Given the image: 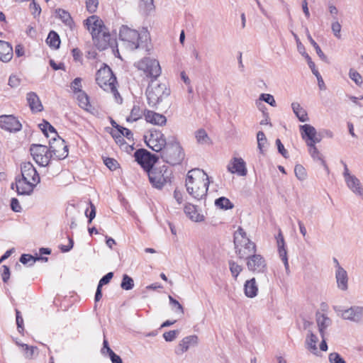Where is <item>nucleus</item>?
I'll use <instances>...</instances> for the list:
<instances>
[{
    "label": "nucleus",
    "instance_id": "10",
    "mask_svg": "<svg viewBox=\"0 0 363 363\" xmlns=\"http://www.w3.org/2000/svg\"><path fill=\"white\" fill-rule=\"evenodd\" d=\"M146 145L152 151L162 153L168 145L164 135L158 130H152L148 135L145 136Z\"/></svg>",
    "mask_w": 363,
    "mask_h": 363
},
{
    "label": "nucleus",
    "instance_id": "63",
    "mask_svg": "<svg viewBox=\"0 0 363 363\" xmlns=\"http://www.w3.org/2000/svg\"><path fill=\"white\" fill-rule=\"evenodd\" d=\"M72 55L75 61H81L82 59V52L79 48L72 49Z\"/></svg>",
    "mask_w": 363,
    "mask_h": 363
},
{
    "label": "nucleus",
    "instance_id": "35",
    "mask_svg": "<svg viewBox=\"0 0 363 363\" xmlns=\"http://www.w3.org/2000/svg\"><path fill=\"white\" fill-rule=\"evenodd\" d=\"M118 130L121 135H119L118 136H116V142L117 143H119L120 145H122L123 143V137H125L128 140L133 138V133L129 129L123 127H120Z\"/></svg>",
    "mask_w": 363,
    "mask_h": 363
},
{
    "label": "nucleus",
    "instance_id": "25",
    "mask_svg": "<svg viewBox=\"0 0 363 363\" xmlns=\"http://www.w3.org/2000/svg\"><path fill=\"white\" fill-rule=\"evenodd\" d=\"M56 13L57 17L70 30H73L74 28L75 23L68 11L62 9H58L56 10Z\"/></svg>",
    "mask_w": 363,
    "mask_h": 363
},
{
    "label": "nucleus",
    "instance_id": "9",
    "mask_svg": "<svg viewBox=\"0 0 363 363\" xmlns=\"http://www.w3.org/2000/svg\"><path fill=\"white\" fill-rule=\"evenodd\" d=\"M147 173L150 183L157 189H161L167 183L171 182L172 178V171L164 164L158 167H152Z\"/></svg>",
    "mask_w": 363,
    "mask_h": 363
},
{
    "label": "nucleus",
    "instance_id": "16",
    "mask_svg": "<svg viewBox=\"0 0 363 363\" xmlns=\"http://www.w3.org/2000/svg\"><path fill=\"white\" fill-rule=\"evenodd\" d=\"M21 169L22 177L26 180L31 181L33 183L40 182V176L32 163L30 162H23Z\"/></svg>",
    "mask_w": 363,
    "mask_h": 363
},
{
    "label": "nucleus",
    "instance_id": "19",
    "mask_svg": "<svg viewBox=\"0 0 363 363\" xmlns=\"http://www.w3.org/2000/svg\"><path fill=\"white\" fill-rule=\"evenodd\" d=\"M247 259V268L252 272H262L266 266L265 260L259 255L254 253Z\"/></svg>",
    "mask_w": 363,
    "mask_h": 363
},
{
    "label": "nucleus",
    "instance_id": "50",
    "mask_svg": "<svg viewBox=\"0 0 363 363\" xmlns=\"http://www.w3.org/2000/svg\"><path fill=\"white\" fill-rule=\"evenodd\" d=\"M89 204H90V210L89 209H86V211H85V214H86V216L89 218V223H91L92 220L95 218L96 216V207L92 203L91 201L89 202Z\"/></svg>",
    "mask_w": 363,
    "mask_h": 363
},
{
    "label": "nucleus",
    "instance_id": "60",
    "mask_svg": "<svg viewBox=\"0 0 363 363\" xmlns=\"http://www.w3.org/2000/svg\"><path fill=\"white\" fill-rule=\"evenodd\" d=\"M196 138L198 142L201 143V142H204L206 140V138H208V135H207L206 132L204 130L201 129V130H199L196 133Z\"/></svg>",
    "mask_w": 363,
    "mask_h": 363
},
{
    "label": "nucleus",
    "instance_id": "12",
    "mask_svg": "<svg viewBox=\"0 0 363 363\" xmlns=\"http://www.w3.org/2000/svg\"><path fill=\"white\" fill-rule=\"evenodd\" d=\"M135 160L146 172L151 170L158 160V157L145 149L141 148L134 152Z\"/></svg>",
    "mask_w": 363,
    "mask_h": 363
},
{
    "label": "nucleus",
    "instance_id": "5",
    "mask_svg": "<svg viewBox=\"0 0 363 363\" xmlns=\"http://www.w3.org/2000/svg\"><path fill=\"white\" fill-rule=\"evenodd\" d=\"M235 253L240 259H247L256 252V245L247 236L245 230L239 227L234 234Z\"/></svg>",
    "mask_w": 363,
    "mask_h": 363
},
{
    "label": "nucleus",
    "instance_id": "3",
    "mask_svg": "<svg viewBox=\"0 0 363 363\" xmlns=\"http://www.w3.org/2000/svg\"><path fill=\"white\" fill-rule=\"evenodd\" d=\"M96 82L105 91L111 93L118 101L121 99L117 89V80L111 69L104 65L96 73Z\"/></svg>",
    "mask_w": 363,
    "mask_h": 363
},
{
    "label": "nucleus",
    "instance_id": "47",
    "mask_svg": "<svg viewBox=\"0 0 363 363\" xmlns=\"http://www.w3.org/2000/svg\"><path fill=\"white\" fill-rule=\"evenodd\" d=\"M257 145L261 152H263V148L267 143V138L262 131H259L257 134Z\"/></svg>",
    "mask_w": 363,
    "mask_h": 363
},
{
    "label": "nucleus",
    "instance_id": "28",
    "mask_svg": "<svg viewBox=\"0 0 363 363\" xmlns=\"http://www.w3.org/2000/svg\"><path fill=\"white\" fill-rule=\"evenodd\" d=\"M316 321L321 337H324V335L325 334V330L328 328V326L330 324L331 321L329 318H328L324 314H321L320 313H318L316 314Z\"/></svg>",
    "mask_w": 363,
    "mask_h": 363
},
{
    "label": "nucleus",
    "instance_id": "38",
    "mask_svg": "<svg viewBox=\"0 0 363 363\" xmlns=\"http://www.w3.org/2000/svg\"><path fill=\"white\" fill-rule=\"evenodd\" d=\"M139 7L147 14L155 10L153 0H140Z\"/></svg>",
    "mask_w": 363,
    "mask_h": 363
},
{
    "label": "nucleus",
    "instance_id": "44",
    "mask_svg": "<svg viewBox=\"0 0 363 363\" xmlns=\"http://www.w3.org/2000/svg\"><path fill=\"white\" fill-rule=\"evenodd\" d=\"M229 265H230V272H231L233 277L235 278V279H237L238 275L242 270V267L233 261L229 262Z\"/></svg>",
    "mask_w": 363,
    "mask_h": 363
},
{
    "label": "nucleus",
    "instance_id": "48",
    "mask_svg": "<svg viewBox=\"0 0 363 363\" xmlns=\"http://www.w3.org/2000/svg\"><path fill=\"white\" fill-rule=\"evenodd\" d=\"M105 165L111 171H114L119 168V163L115 159L106 157L104 160Z\"/></svg>",
    "mask_w": 363,
    "mask_h": 363
},
{
    "label": "nucleus",
    "instance_id": "62",
    "mask_svg": "<svg viewBox=\"0 0 363 363\" xmlns=\"http://www.w3.org/2000/svg\"><path fill=\"white\" fill-rule=\"evenodd\" d=\"M11 209L15 212H20L21 211V206L17 199L13 198L11 201Z\"/></svg>",
    "mask_w": 363,
    "mask_h": 363
},
{
    "label": "nucleus",
    "instance_id": "32",
    "mask_svg": "<svg viewBox=\"0 0 363 363\" xmlns=\"http://www.w3.org/2000/svg\"><path fill=\"white\" fill-rule=\"evenodd\" d=\"M46 43L52 49L57 50L60 48L61 40L59 35L54 30H51L46 39Z\"/></svg>",
    "mask_w": 363,
    "mask_h": 363
},
{
    "label": "nucleus",
    "instance_id": "29",
    "mask_svg": "<svg viewBox=\"0 0 363 363\" xmlns=\"http://www.w3.org/2000/svg\"><path fill=\"white\" fill-rule=\"evenodd\" d=\"M336 279L338 287L342 290H347V272L339 267L336 272Z\"/></svg>",
    "mask_w": 363,
    "mask_h": 363
},
{
    "label": "nucleus",
    "instance_id": "14",
    "mask_svg": "<svg viewBox=\"0 0 363 363\" xmlns=\"http://www.w3.org/2000/svg\"><path fill=\"white\" fill-rule=\"evenodd\" d=\"M299 129L301 138L306 145H313V143H318L320 141L317 135L316 130L311 125H301L299 126Z\"/></svg>",
    "mask_w": 363,
    "mask_h": 363
},
{
    "label": "nucleus",
    "instance_id": "6",
    "mask_svg": "<svg viewBox=\"0 0 363 363\" xmlns=\"http://www.w3.org/2000/svg\"><path fill=\"white\" fill-rule=\"evenodd\" d=\"M140 77L146 79H156L162 72L159 62L153 58L145 57L134 64Z\"/></svg>",
    "mask_w": 363,
    "mask_h": 363
},
{
    "label": "nucleus",
    "instance_id": "46",
    "mask_svg": "<svg viewBox=\"0 0 363 363\" xmlns=\"http://www.w3.org/2000/svg\"><path fill=\"white\" fill-rule=\"evenodd\" d=\"M21 347L24 351V355L26 358L31 359L35 353V351L37 350L36 347L29 346L26 344H21Z\"/></svg>",
    "mask_w": 363,
    "mask_h": 363
},
{
    "label": "nucleus",
    "instance_id": "7",
    "mask_svg": "<svg viewBox=\"0 0 363 363\" xmlns=\"http://www.w3.org/2000/svg\"><path fill=\"white\" fill-rule=\"evenodd\" d=\"M169 94V89L165 84L158 83L155 79L151 80L146 90L147 104L155 108Z\"/></svg>",
    "mask_w": 363,
    "mask_h": 363
},
{
    "label": "nucleus",
    "instance_id": "2",
    "mask_svg": "<svg viewBox=\"0 0 363 363\" xmlns=\"http://www.w3.org/2000/svg\"><path fill=\"white\" fill-rule=\"evenodd\" d=\"M186 187L187 192L195 199L206 198L210 184L208 175L201 169L194 168L186 174Z\"/></svg>",
    "mask_w": 363,
    "mask_h": 363
},
{
    "label": "nucleus",
    "instance_id": "20",
    "mask_svg": "<svg viewBox=\"0 0 363 363\" xmlns=\"http://www.w3.org/2000/svg\"><path fill=\"white\" fill-rule=\"evenodd\" d=\"M38 183H33L31 181L26 180L24 178L18 179L16 182V191L18 194L28 195L33 192L34 187Z\"/></svg>",
    "mask_w": 363,
    "mask_h": 363
},
{
    "label": "nucleus",
    "instance_id": "64",
    "mask_svg": "<svg viewBox=\"0 0 363 363\" xmlns=\"http://www.w3.org/2000/svg\"><path fill=\"white\" fill-rule=\"evenodd\" d=\"M110 350V358L112 362V363H123L121 358L117 355L111 349L108 348Z\"/></svg>",
    "mask_w": 363,
    "mask_h": 363
},
{
    "label": "nucleus",
    "instance_id": "51",
    "mask_svg": "<svg viewBox=\"0 0 363 363\" xmlns=\"http://www.w3.org/2000/svg\"><path fill=\"white\" fill-rule=\"evenodd\" d=\"M86 7L89 12H95L98 7V0H86Z\"/></svg>",
    "mask_w": 363,
    "mask_h": 363
},
{
    "label": "nucleus",
    "instance_id": "53",
    "mask_svg": "<svg viewBox=\"0 0 363 363\" xmlns=\"http://www.w3.org/2000/svg\"><path fill=\"white\" fill-rule=\"evenodd\" d=\"M30 9L31 10L32 14L36 17L39 16L41 12L40 6L35 2L34 0L30 4Z\"/></svg>",
    "mask_w": 363,
    "mask_h": 363
},
{
    "label": "nucleus",
    "instance_id": "61",
    "mask_svg": "<svg viewBox=\"0 0 363 363\" xmlns=\"http://www.w3.org/2000/svg\"><path fill=\"white\" fill-rule=\"evenodd\" d=\"M177 332L176 330H170L163 334V337L166 341H172L177 337Z\"/></svg>",
    "mask_w": 363,
    "mask_h": 363
},
{
    "label": "nucleus",
    "instance_id": "55",
    "mask_svg": "<svg viewBox=\"0 0 363 363\" xmlns=\"http://www.w3.org/2000/svg\"><path fill=\"white\" fill-rule=\"evenodd\" d=\"M1 268L2 280L4 283H6L10 278V269L9 267L6 265H3Z\"/></svg>",
    "mask_w": 363,
    "mask_h": 363
},
{
    "label": "nucleus",
    "instance_id": "39",
    "mask_svg": "<svg viewBox=\"0 0 363 363\" xmlns=\"http://www.w3.org/2000/svg\"><path fill=\"white\" fill-rule=\"evenodd\" d=\"M318 341V339L315 335L313 333H311L307 338V345L308 348L313 352L316 353L318 351V348L316 344Z\"/></svg>",
    "mask_w": 363,
    "mask_h": 363
},
{
    "label": "nucleus",
    "instance_id": "22",
    "mask_svg": "<svg viewBox=\"0 0 363 363\" xmlns=\"http://www.w3.org/2000/svg\"><path fill=\"white\" fill-rule=\"evenodd\" d=\"M13 56L11 45L8 42L0 40V61L9 62Z\"/></svg>",
    "mask_w": 363,
    "mask_h": 363
},
{
    "label": "nucleus",
    "instance_id": "42",
    "mask_svg": "<svg viewBox=\"0 0 363 363\" xmlns=\"http://www.w3.org/2000/svg\"><path fill=\"white\" fill-rule=\"evenodd\" d=\"M278 251H279V257L284 264L286 270L287 272L289 271V262H288L287 251L285 248V246L278 247Z\"/></svg>",
    "mask_w": 363,
    "mask_h": 363
},
{
    "label": "nucleus",
    "instance_id": "41",
    "mask_svg": "<svg viewBox=\"0 0 363 363\" xmlns=\"http://www.w3.org/2000/svg\"><path fill=\"white\" fill-rule=\"evenodd\" d=\"M121 286L124 290H130L134 286V281L127 274L123 276Z\"/></svg>",
    "mask_w": 363,
    "mask_h": 363
},
{
    "label": "nucleus",
    "instance_id": "8",
    "mask_svg": "<svg viewBox=\"0 0 363 363\" xmlns=\"http://www.w3.org/2000/svg\"><path fill=\"white\" fill-rule=\"evenodd\" d=\"M118 36L129 49L135 50L140 46L144 37L147 39V34L140 35L138 30L123 25L119 29Z\"/></svg>",
    "mask_w": 363,
    "mask_h": 363
},
{
    "label": "nucleus",
    "instance_id": "43",
    "mask_svg": "<svg viewBox=\"0 0 363 363\" xmlns=\"http://www.w3.org/2000/svg\"><path fill=\"white\" fill-rule=\"evenodd\" d=\"M296 177L299 180H304L307 177L306 169L301 164H296L294 168Z\"/></svg>",
    "mask_w": 363,
    "mask_h": 363
},
{
    "label": "nucleus",
    "instance_id": "11",
    "mask_svg": "<svg viewBox=\"0 0 363 363\" xmlns=\"http://www.w3.org/2000/svg\"><path fill=\"white\" fill-rule=\"evenodd\" d=\"M30 154L35 162L42 167L49 164L52 155L46 145L33 144L30 148Z\"/></svg>",
    "mask_w": 363,
    "mask_h": 363
},
{
    "label": "nucleus",
    "instance_id": "18",
    "mask_svg": "<svg viewBox=\"0 0 363 363\" xmlns=\"http://www.w3.org/2000/svg\"><path fill=\"white\" fill-rule=\"evenodd\" d=\"M228 170L232 174H238L240 176H245L247 172L245 161L238 157L231 160L228 165Z\"/></svg>",
    "mask_w": 363,
    "mask_h": 363
},
{
    "label": "nucleus",
    "instance_id": "24",
    "mask_svg": "<svg viewBox=\"0 0 363 363\" xmlns=\"http://www.w3.org/2000/svg\"><path fill=\"white\" fill-rule=\"evenodd\" d=\"M184 213L193 221L201 222L204 220V216L198 212L196 206L187 203L184 206Z\"/></svg>",
    "mask_w": 363,
    "mask_h": 363
},
{
    "label": "nucleus",
    "instance_id": "1",
    "mask_svg": "<svg viewBox=\"0 0 363 363\" xmlns=\"http://www.w3.org/2000/svg\"><path fill=\"white\" fill-rule=\"evenodd\" d=\"M83 25L92 38L94 45L99 50H104L114 41L104 21L96 15H91L83 21Z\"/></svg>",
    "mask_w": 363,
    "mask_h": 363
},
{
    "label": "nucleus",
    "instance_id": "49",
    "mask_svg": "<svg viewBox=\"0 0 363 363\" xmlns=\"http://www.w3.org/2000/svg\"><path fill=\"white\" fill-rule=\"evenodd\" d=\"M350 77L353 80L357 85H361L363 82L362 76L355 70L351 69L350 70Z\"/></svg>",
    "mask_w": 363,
    "mask_h": 363
},
{
    "label": "nucleus",
    "instance_id": "4",
    "mask_svg": "<svg viewBox=\"0 0 363 363\" xmlns=\"http://www.w3.org/2000/svg\"><path fill=\"white\" fill-rule=\"evenodd\" d=\"M160 157L164 162L176 166L184 162L185 152L180 142L177 138H173L160 154Z\"/></svg>",
    "mask_w": 363,
    "mask_h": 363
},
{
    "label": "nucleus",
    "instance_id": "26",
    "mask_svg": "<svg viewBox=\"0 0 363 363\" xmlns=\"http://www.w3.org/2000/svg\"><path fill=\"white\" fill-rule=\"evenodd\" d=\"M363 313V308L354 306L349 309L345 310L342 315L345 319L351 320H358Z\"/></svg>",
    "mask_w": 363,
    "mask_h": 363
},
{
    "label": "nucleus",
    "instance_id": "58",
    "mask_svg": "<svg viewBox=\"0 0 363 363\" xmlns=\"http://www.w3.org/2000/svg\"><path fill=\"white\" fill-rule=\"evenodd\" d=\"M308 38H309L311 44L315 48V50L317 54L318 55V56L320 57H321V58H324L325 57V55H324L323 52L321 50V49L319 47V45L317 44V43L311 36H309Z\"/></svg>",
    "mask_w": 363,
    "mask_h": 363
},
{
    "label": "nucleus",
    "instance_id": "40",
    "mask_svg": "<svg viewBox=\"0 0 363 363\" xmlns=\"http://www.w3.org/2000/svg\"><path fill=\"white\" fill-rule=\"evenodd\" d=\"M215 203L218 207L225 210L231 209L233 207V204L225 197H220L216 199Z\"/></svg>",
    "mask_w": 363,
    "mask_h": 363
},
{
    "label": "nucleus",
    "instance_id": "33",
    "mask_svg": "<svg viewBox=\"0 0 363 363\" xmlns=\"http://www.w3.org/2000/svg\"><path fill=\"white\" fill-rule=\"evenodd\" d=\"M40 129L43 132L44 135L47 138H50L51 140L56 139L57 136V133L55 130V128L51 125L48 122L44 121L43 123L39 125Z\"/></svg>",
    "mask_w": 363,
    "mask_h": 363
},
{
    "label": "nucleus",
    "instance_id": "34",
    "mask_svg": "<svg viewBox=\"0 0 363 363\" xmlns=\"http://www.w3.org/2000/svg\"><path fill=\"white\" fill-rule=\"evenodd\" d=\"M291 106L294 113L300 121L306 122L308 121L307 112L298 103H292Z\"/></svg>",
    "mask_w": 363,
    "mask_h": 363
},
{
    "label": "nucleus",
    "instance_id": "21",
    "mask_svg": "<svg viewBox=\"0 0 363 363\" xmlns=\"http://www.w3.org/2000/svg\"><path fill=\"white\" fill-rule=\"evenodd\" d=\"M76 98L80 108L91 113L95 111L94 103L91 101L90 97L85 91L77 94Z\"/></svg>",
    "mask_w": 363,
    "mask_h": 363
},
{
    "label": "nucleus",
    "instance_id": "17",
    "mask_svg": "<svg viewBox=\"0 0 363 363\" xmlns=\"http://www.w3.org/2000/svg\"><path fill=\"white\" fill-rule=\"evenodd\" d=\"M143 116L147 123L153 125L164 126L167 123V118L165 116L151 110L145 109Z\"/></svg>",
    "mask_w": 363,
    "mask_h": 363
},
{
    "label": "nucleus",
    "instance_id": "23",
    "mask_svg": "<svg viewBox=\"0 0 363 363\" xmlns=\"http://www.w3.org/2000/svg\"><path fill=\"white\" fill-rule=\"evenodd\" d=\"M27 101L29 107L33 112L37 113L43 111V106L39 97L35 93H28L27 94Z\"/></svg>",
    "mask_w": 363,
    "mask_h": 363
},
{
    "label": "nucleus",
    "instance_id": "31",
    "mask_svg": "<svg viewBox=\"0 0 363 363\" xmlns=\"http://www.w3.org/2000/svg\"><path fill=\"white\" fill-rule=\"evenodd\" d=\"M197 342L198 337L195 335L183 338L179 344L182 352H186L191 346L196 345Z\"/></svg>",
    "mask_w": 363,
    "mask_h": 363
},
{
    "label": "nucleus",
    "instance_id": "59",
    "mask_svg": "<svg viewBox=\"0 0 363 363\" xmlns=\"http://www.w3.org/2000/svg\"><path fill=\"white\" fill-rule=\"evenodd\" d=\"M315 144L313 143V145H307V146L309 147V152L313 158H320V153L315 147Z\"/></svg>",
    "mask_w": 363,
    "mask_h": 363
},
{
    "label": "nucleus",
    "instance_id": "52",
    "mask_svg": "<svg viewBox=\"0 0 363 363\" xmlns=\"http://www.w3.org/2000/svg\"><path fill=\"white\" fill-rule=\"evenodd\" d=\"M329 360L330 363H346L340 355L336 352L330 354Z\"/></svg>",
    "mask_w": 363,
    "mask_h": 363
},
{
    "label": "nucleus",
    "instance_id": "27",
    "mask_svg": "<svg viewBox=\"0 0 363 363\" xmlns=\"http://www.w3.org/2000/svg\"><path fill=\"white\" fill-rule=\"evenodd\" d=\"M244 292L248 298H254L257 295L258 286L255 278L246 281L244 285Z\"/></svg>",
    "mask_w": 363,
    "mask_h": 363
},
{
    "label": "nucleus",
    "instance_id": "30",
    "mask_svg": "<svg viewBox=\"0 0 363 363\" xmlns=\"http://www.w3.org/2000/svg\"><path fill=\"white\" fill-rule=\"evenodd\" d=\"M345 179L347 186L355 193L363 196V189L360 186L359 181L350 176L349 174H345Z\"/></svg>",
    "mask_w": 363,
    "mask_h": 363
},
{
    "label": "nucleus",
    "instance_id": "56",
    "mask_svg": "<svg viewBox=\"0 0 363 363\" xmlns=\"http://www.w3.org/2000/svg\"><path fill=\"white\" fill-rule=\"evenodd\" d=\"M113 273L108 272L100 279L98 286H99V287H102L103 285L108 284L111 279L113 278Z\"/></svg>",
    "mask_w": 363,
    "mask_h": 363
},
{
    "label": "nucleus",
    "instance_id": "37",
    "mask_svg": "<svg viewBox=\"0 0 363 363\" xmlns=\"http://www.w3.org/2000/svg\"><path fill=\"white\" fill-rule=\"evenodd\" d=\"M39 259H41V260H43L45 262L48 261L47 257H45V258L42 257H35L30 255L23 254L21 256L20 262L23 264H29L30 265H32L35 262L36 260H39Z\"/></svg>",
    "mask_w": 363,
    "mask_h": 363
},
{
    "label": "nucleus",
    "instance_id": "36",
    "mask_svg": "<svg viewBox=\"0 0 363 363\" xmlns=\"http://www.w3.org/2000/svg\"><path fill=\"white\" fill-rule=\"evenodd\" d=\"M144 111H143L139 106H133L131 109L130 116L128 118V121H136L141 118L143 116Z\"/></svg>",
    "mask_w": 363,
    "mask_h": 363
},
{
    "label": "nucleus",
    "instance_id": "45",
    "mask_svg": "<svg viewBox=\"0 0 363 363\" xmlns=\"http://www.w3.org/2000/svg\"><path fill=\"white\" fill-rule=\"evenodd\" d=\"M82 79L79 77L75 78L71 83V89L75 95L84 91L82 89Z\"/></svg>",
    "mask_w": 363,
    "mask_h": 363
},
{
    "label": "nucleus",
    "instance_id": "15",
    "mask_svg": "<svg viewBox=\"0 0 363 363\" xmlns=\"http://www.w3.org/2000/svg\"><path fill=\"white\" fill-rule=\"evenodd\" d=\"M21 123L17 118L12 115L0 116V128L9 131L16 132L21 129Z\"/></svg>",
    "mask_w": 363,
    "mask_h": 363
},
{
    "label": "nucleus",
    "instance_id": "57",
    "mask_svg": "<svg viewBox=\"0 0 363 363\" xmlns=\"http://www.w3.org/2000/svg\"><path fill=\"white\" fill-rule=\"evenodd\" d=\"M332 30L335 37H337L339 39L341 38V25L337 21H335L332 23Z\"/></svg>",
    "mask_w": 363,
    "mask_h": 363
},
{
    "label": "nucleus",
    "instance_id": "54",
    "mask_svg": "<svg viewBox=\"0 0 363 363\" xmlns=\"http://www.w3.org/2000/svg\"><path fill=\"white\" fill-rule=\"evenodd\" d=\"M260 99L264 101L272 106L276 105V101L274 99V96L269 94H262L260 96Z\"/></svg>",
    "mask_w": 363,
    "mask_h": 363
},
{
    "label": "nucleus",
    "instance_id": "13",
    "mask_svg": "<svg viewBox=\"0 0 363 363\" xmlns=\"http://www.w3.org/2000/svg\"><path fill=\"white\" fill-rule=\"evenodd\" d=\"M49 148L54 159L63 160L68 155V147L61 138L53 140V142L50 143Z\"/></svg>",
    "mask_w": 363,
    "mask_h": 363
}]
</instances>
